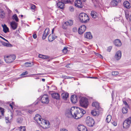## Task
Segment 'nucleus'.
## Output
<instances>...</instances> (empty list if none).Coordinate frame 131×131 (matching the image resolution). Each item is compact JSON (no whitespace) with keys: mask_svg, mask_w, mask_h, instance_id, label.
I'll use <instances>...</instances> for the list:
<instances>
[{"mask_svg":"<svg viewBox=\"0 0 131 131\" xmlns=\"http://www.w3.org/2000/svg\"><path fill=\"white\" fill-rule=\"evenodd\" d=\"M24 64L25 65H27L28 66H29L30 64L32 65H33L34 64H33V62H25V63Z\"/></svg>","mask_w":131,"mask_h":131,"instance_id":"38","label":"nucleus"},{"mask_svg":"<svg viewBox=\"0 0 131 131\" xmlns=\"http://www.w3.org/2000/svg\"><path fill=\"white\" fill-rule=\"evenodd\" d=\"M19 118L17 119V122L19 123H20L22 122V120L21 119H20V120H19Z\"/></svg>","mask_w":131,"mask_h":131,"instance_id":"53","label":"nucleus"},{"mask_svg":"<svg viewBox=\"0 0 131 131\" xmlns=\"http://www.w3.org/2000/svg\"><path fill=\"white\" fill-rule=\"evenodd\" d=\"M3 28V31L5 33H6L7 32L9 31V29L5 24L4 25H2Z\"/></svg>","mask_w":131,"mask_h":131,"instance_id":"29","label":"nucleus"},{"mask_svg":"<svg viewBox=\"0 0 131 131\" xmlns=\"http://www.w3.org/2000/svg\"><path fill=\"white\" fill-rule=\"evenodd\" d=\"M20 131H26V128L25 126H20L19 127Z\"/></svg>","mask_w":131,"mask_h":131,"instance_id":"36","label":"nucleus"},{"mask_svg":"<svg viewBox=\"0 0 131 131\" xmlns=\"http://www.w3.org/2000/svg\"><path fill=\"white\" fill-rule=\"evenodd\" d=\"M77 29L76 28H73V31L74 32H75L76 31H77Z\"/></svg>","mask_w":131,"mask_h":131,"instance_id":"56","label":"nucleus"},{"mask_svg":"<svg viewBox=\"0 0 131 131\" xmlns=\"http://www.w3.org/2000/svg\"><path fill=\"white\" fill-rule=\"evenodd\" d=\"M71 100L72 103H76L77 102V99L76 95H72L71 97Z\"/></svg>","mask_w":131,"mask_h":131,"instance_id":"18","label":"nucleus"},{"mask_svg":"<svg viewBox=\"0 0 131 131\" xmlns=\"http://www.w3.org/2000/svg\"><path fill=\"white\" fill-rule=\"evenodd\" d=\"M124 6L126 8L128 9L130 7V3L127 1L124 2L123 3Z\"/></svg>","mask_w":131,"mask_h":131,"instance_id":"27","label":"nucleus"},{"mask_svg":"<svg viewBox=\"0 0 131 131\" xmlns=\"http://www.w3.org/2000/svg\"><path fill=\"white\" fill-rule=\"evenodd\" d=\"M114 43L115 45L117 47H120L122 45V43L120 40L116 39L114 41Z\"/></svg>","mask_w":131,"mask_h":131,"instance_id":"19","label":"nucleus"},{"mask_svg":"<svg viewBox=\"0 0 131 131\" xmlns=\"http://www.w3.org/2000/svg\"><path fill=\"white\" fill-rule=\"evenodd\" d=\"M0 38H2V39H3L4 40H5V41H6L7 42H8L9 43V42L8 41V40H7L6 39H5L4 38V37H3L1 36L0 35Z\"/></svg>","mask_w":131,"mask_h":131,"instance_id":"50","label":"nucleus"},{"mask_svg":"<svg viewBox=\"0 0 131 131\" xmlns=\"http://www.w3.org/2000/svg\"><path fill=\"white\" fill-rule=\"evenodd\" d=\"M57 38V36L53 35V34H50L48 36V40L49 41H52L56 38Z\"/></svg>","mask_w":131,"mask_h":131,"instance_id":"20","label":"nucleus"},{"mask_svg":"<svg viewBox=\"0 0 131 131\" xmlns=\"http://www.w3.org/2000/svg\"><path fill=\"white\" fill-rule=\"evenodd\" d=\"M34 118L37 123L40 125H41V123L42 119L41 118V117L39 114H36Z\"/></svg>","mask_w":131,"mask_h":131,"instance_id":"11","label":"nucleus"},{"mask_svg":"<svg viewBox=\"0 0 131 131\" xmlns=\"http://www.w3.org/2000/svg\"><path fill=\"white\" fill-rule=\"evenodd\" d=\"M86 27L85 25H82L79 29L78 32L79 34L81 35L85 31L86 29Z\"/></svg>","mask_w":131,"mask_h":131,"instance_id":"14","label":"nucleus"},{"mask_svg":"<svg viewBox=\"0 0 131 131\" xmlns=\"http://www.w3.org/2000/svg\"><path fill=\"white\" fill-rule=\"evenodd\" d=\"M95 54L97 56L100 58H102V56L101 54H98V53H96Z\"/></svg>","mask_w":131,"mask_h":131,"instance_id":"47","label":"nucleus"},{"mask_svg":"<svg viewBox=\"0 0 131 131\" xmlns=\"http://www.w3.org/2000/svg\"><path fill=\"white\" fill-rule=\"evenodd\" d=\"M131 121V117H129L127 118L124 121L123 124V127L124 128L127 129L129 128Z\"/></svg>","mask_w":131,"mask_h":131,"instance_id":"7","label":"nucleus"},{"mask_svg":"<svg viewBox=\"0 0 131 131\" xmlns=\"http://www.w3.org/2000/svg\"><path fill=\"white\" fill-rule=\"evenodd\" d=\"M82 0H76L74 2L75 6L78 8H82L83 4L82 2Z\"/></svg>","mask_w":131,"mask_h":131,"instance_id":"12","label":"nucleus"},{"mask_svg":"<svg viewBox=\"0 0 131 131\" xmlns=\"http://www.w3.org/2000/svg\"><path fill=\"white\" fill-rule=\"evenodd\" d=\"M112 124L115 126H116L117 125V123L115 121L111 122Z\"/></svg>","mask_w":131,"mask_h":131,"instance_id":"49","label":"nucleus"},{"mask_svg":"<svg viewBox=\"0 0 131 131\" xmlns=\"http://www.w3.org/2000/svg\"><path fill=\"white\" fill-rule=\"evenodd\" d=\"M118 2L117 0H113L111 1L110 5L112 7H114L117 5Z\"/></svg>","mask_w":131,"mask_h":131,"instance_id":"21","label":"nucleus"},{"mask_svg":"<svg viewBox=\"0 0 131 131\" xmlns=\"http://www.w3.org/2000/svg\"><path fill=\"white\" fill-rule=\"evenodd\" d=\"M62 98L64 100H66L67 99L69 96V94L67 93H63L61 95Z\"/></svg>","mask_w":131,"mask_h":131,"instance_id":"24","label":"nucleus"},{"mask_svg":"<svg viewBox=\"0 0 131 131\" xmlns=\"http://www.w3.org/2000/svg\"><path fill=\"white\" fill-rule=\"evenodd\" d=\"M125 15L126 18L128 19L129 17V15L128 14H126V13H125Z\"/></svg>","mask_w":131,"mask_h":131,"instance_id":"51","label":"nucleus"},{"mask_svg":"<svg viewBox=\"0 0 131 131\" xmlns=\"http://www.w3.org/2000/svg\"><path fill=\"white\" fill-rule=\"evenodd\" d=\"M86 122L87 125L90 127L93 126L94 124L93 119L90 116L86 117Z\"/></svg>","mask_w":131,"mask_h":131,"instance_id":"6","label":"nucleus"},{"mask_svg":"<svg viewBox=\"0 0 131 131\" xmlns=\"http://www.w3.org/2000/svg\"><path fill=\"white\" fill-rule=\"evenodd\" d=\"M111 119V116L110 115L107 116L106 118V121L108 123L110 122Z\"/></svg>","mask_w":131,"mask_h":131,"instance_id":"33","label":"nucleus"},{"mask_svg":"<svg viewBox=\"0 0 131 131\" xmlns=\"http://www.w3.org/2000/svg\"><path fill=\"white\" fill-rule=\"evenodd\" d=\"M123 102L125 105L126 106H128L127 103L126 101H124Z\"/></svg>","mask_w":131,"mask_h":131,"instance_id":"54","label":"nucleus"},{"mask_svg":"<svg viewBox=\"0 0 131 131\" xmlns=\"http://www.w3.org/2000/svg\"><path fill=\"white\" fill-rule=\"evenodd\" d=\"M51 96L53 98L56 99L58 100L59 99V95L58 93H53L51 94Z\"/></svg>","mask_w":131,"mask_h":131,"instance_id":"23","label":"nucleus"},{"mask_svg":"<svg viewBox=\"0 0 131 131\" xmlns=\"http://www.w3.org/2000/svg\"><path fill=\"white\" fill-rule=\"evenodd\" d=\"M9 106L11 107V108H12V110L13 109V106L11 104H10L9 105Z\"/></svg>","mask_w":131,"mask_h":131,"instance_id":"58","label":"nucleus"},{"mask_svg":"<svg viewBox=\"0 0 131 131\" xmlns=\"http://www.w3.org/2000/svg\"><path fill=\"white\" fill-rule=\"evenodd\" d=\"M16 113L18 115H21V112L20 110H17L16 111Z\"/></svg>","mask_w":131,"mask_h":131,"instance_id":"43","label":"nucleus"},{"mask_svg":"<svg viewBox=\"0 0 131 131\" xmlns=\"http://www.w3.org/2000/svg\"><path fill=\"white\" fill-rule=\"evenodd\" d=\"M128 109L127 107H124L122 108V112L123 113H126L127 112Z\"/></svg>","mask_w":131,"mask_h":131,"instance_id":"35","label":"nucleus"},{"mask_svg":"<svg viewBox=\"0 0 131 131\" xmlns=\"http://www.w3.org/2000/svg\"><path fill=\"white\" fill-rule=\"evenodd\" d=\"M118 74V72L117 71H113L112 72V74L113 75H116Z\"/></svg>","mask_w":131,"mask_h":131,"instance_id":"42","label":"nucleus"},{"mask_svg":"<svg viewBox=\"0 0 131 131\" xmlns=\"http://www.w3.org/2000/svg\"><path fill=\"white\" fill-rule=\"evenodd\" d=\"M30 6L31 9H34L36 8L35 5L32 4H30Z\"/></svg>","mask_w":131,"mask_h":131,"instance_id":"39","label":"nucleus"},{"mask_svg":"<svg viewBox=\"0 0 131 131\" xmlns=\"http://www.w3.org/2000/svg\"><path fill=\"white\" fill-rule=\"evenodd\" d=\"M91 15L92 18H95L97 17L98 14L95 11H92L91 12Z\"/></svg>","mask_w":131,"mask_h":131,"instance_id":"22","label":"nucleus"},{"mask_svg":"<svg viewBox=\"0 0 131 131\" xmlns=\"http://www.w3.org/2000/svg\"><path fill=\"white\" fill-rule=\"evenodd\" d=\"M3 61L0 59V65H3Z\"/></svg>","mask_w":131,"mask_h":131,"instance_id":"55","label":"nucleus"},{"mask_svg":"<svg viewBox=\"0 0 131 131\" xmlns=\"http://www.w3.org/2000/svg\"><path fill=\"white\" fill-rule=\"evenodd\" d=\"M15 58V55H12L7 56L5 59V60L6 63H9L12 62Z\"/></svg>","mask_w":131,"mask_h":131,"instance_id":"5","label":"nucleus"},{"mask_svg":"<svg viewBox=\"0 0 131 131\" xmlns=\"http://www.w3.org/2000/svg\"><path fill=\"white\" fill-rule=\"evenodd\" d=\"M5 17V13L4 11H2L0 12V17L4 18Z\"/></svg>","mask_w":131,"mask_h":131,"instance_id":"34","label":"nucleus"},{"mask_svg":"<svg viewBox=\"0 0 131 131\" xmlns=\"http://www.w3.org/2000/svg\"><path fill=\"white\" fill-rule=\"evenodd\" d=\"M73 21L72 20H69L68 21L64 22L62 25V28L65 29H67L68 26H71L73 25Z\"/></svg>","mask_w":131,"mask_h":131,"instance_id":"8","label":"nucleus"},{"mask_svg":"<svg viewBox=\"0 0 131 131\" xmlns=\"http://www.w3.org/2000/svg\"><path fill=\"white\" fill-rule=\"evenodd\" d=\"M28 73V72L27 71H26L24 72L23 73L21 74H20L21 76H23L27 74Z\"/></svg>","mask_w":131,"mask_h":131,"instance_id":"45","label":"nucleus"},{"mask_svg":"<svg viewBox=\"0 0 131 131\" xmlns=\"http://www.w3.org/2000/svg\"><path fill=\"white\" fill-rule=\"evenodd\" d=\"M112 48V46H109L107 48V51L108 52H110Z\"/></svg>","mask_w":131,"mask_h":131,"instance_id":"44","label":"nucleus"},{"mask_svg":"<svg viewBox=\"0 0 131 131\" xmlns=\"http://www.w3.org/2000/svg\"><path fill=\"white\" fill-rule=\"evenodd\" d=\"M54 28H53L52 30V34H53V32H54Z\"/></svg>","mask_w":131,"mask_h":131,"instance_id":"59","label":"nucleus"},{"mask_svg":"<svg viewBox=\"0 0 131 131\" xmlns=\"http://www.w3.org/2000/svg\"><path fill=\"white\" fill-rule=\"evenodd\" d=\"M9 117H5L6 122L7 123H10L11 122L10 120H9Z\"/></svg>","mask_w":131,"mask_h":131,"instance_id":"41","label":"nucleus"},{"mask_svg":"<svg viewBox=\"0 0 131 131\" xmlns=\"http://www.w3.org/2000/svg\"><path fill=\"white\" fill-rule=\"evenodd\" d=\"M68 3H72L70 0L64 1L62 0L61 2H58L57 4L58 7L61 9H63L64 7V4Z\"/></svg>","mask_w":131,"mask_h":131,"instance_id":"4","label":"nucleus"},{"mask_svg":"<svg viewBox=\"0 0 131 131\" xmlns=\"http://www.w3.org/2000/svg\"><path fill=\"white\" fill-rule=\"evenodd\" d=\"M92 105L93 106L95 107L97 110H99L100 109L99 103L97 102H94L92 103Z\"/></svg>","mask_w":131,"mask_h":131,"instance_id":"16","label":"nucleus"},{"mask_svg":"<svg viewBox=\"0 0 131 131\" xmlns=\"http://www.w3.org/2000/svg\"><path fill=\"white\" fill-rule=\"evenodd\" d=\"M79 19L81 22L86 23L89 19L88 15L84 13H81L80 14Z\"/></svg>","mask_w":131,"mask_h":131,"instance_id":"2","label":"nucleus"},{"mask_svg":"<svg viewBox=\"0 0 131 131\" xmlns=\"http://www.w3.org/2000/svg\"><path fill=\"white\" fill-rule=\"evenodd\" d=\"M129 19L130 21L131 22V14L130 15L129 17Z\"/></svg>","mask_w":131,"mask_h":131,"instance_id":"61","label":"nucleus"},{"mask_svg":"<svg viewBox=\"0 0 131 131\" xmlns=\"http://www.w3.org/2000/svg\"><path fill=\"white\" fill-rule=\"evenodd\" d=\"M60 131H68L67 130L65 129H62L60 130Z\"/></svg>","mask_w":131,"mask_h":131,"instance_id":"57","label":"nucleus"},{"mask_svg":"<svg viewBox=\"0 0 131 131\" xmlns=\"http://www.w3.org/2000/svg\"><path fill=\"white\" fill-rule=\"evenodd\" d=\"M68 50L66 47H65L62 50V51L64 53H66L67 52Z\"/></svg>","mask_w":131,"mask_h":131,"instance_id":"40","label":"nucleus"},{"mask_svg":"<svg viewBox=\"0 0 131 131\" xmlns=\"http://www.w3.org/2000/svg\"><path fill=\"white\" fill-rule=\"evenodd\" d=\"M12 18L13 19L15 20L16 22H18L19 21L18 18L16 14H14Z\"/></svg>","mask_w":131,"mask_h":131,"instance_id":"32","label":"nucleus"},{"mask_svg":"<svg viewBox=\"0 0 131 131\" xmlns=\"http://www.w3.org/2000/svg\"><path fill=\"white\" fill-rule=\"evenodd\" d=\"M37 35L36 34H34L33 35V37L34 39H36L37 38Z\"/></svg>","mask_w":131,"mask_h":131,"instance_id":"52","label":"nucleus"},{"mask_svg":"<svg viewBox=\"0 0 131 131\" xmlns=\"http://www.w3.org/2000/svg\"><path fill=\"white\" fill-rule=\"evenodd\" d=\"M64 78L65 79H71L73 78L72 77H70L67 76H65V77H64Z\"/></svg>","mask_w":131,"mask_h":131,"instance_id":"48","label":"nucleus"},{"mask_svg":"<svg viewBox=\"0 0 131 131\" xmlns=\"http://www.w3.org/2000/svg\"><path fill=\"white\" fill-rule=\"evenodd\" d=\"M28 112L29 113L31 114V113H32V111H31V110H29L28 111Z\"/></svg>","mask_w":131,"mask_h":131,"instance_id":"60","label":"nucleus"},{"mask_svg":"<svg viewBox=\"0 0 131 131\" xmlns=\"http://www.w3.org/2000/svg\"><path fill=\"white\" fill-rule=\"evenodd\" d=\"M10 25L12 28L13 30H15L17 27L18 24L15 21H13L10 23Z\"/></svg>","mask_w":131,"mask_h":131,"instance_id":"17","label":"nucleus"},{"mask_svg":"<svg viewBox=\"0 0 131 131\" xmlns=\"http://www.w3.org/2000/svg\"><path fill=\"white\" fill-rule=\"evenodd\" d=\"M49 30H47V33L46 34H47V35H48V34H49Z\"/></svg>","mask_w":131,"mask_h":131,"instance_id":"63","label":"nucleus"},{"mask_svg":"<svg viewBox=\"0 0 131 131\" xmlns=\"http://www.w3.org/2000/svg\"><path fill=\"white\" fill-rule=\"evenodd\" d=\"M78 128L79 131H88L86 128L82 125H79Z\"/></svg>","mask_w":131,"mask_h":131,"instance_id":"15","label":"nucleus"},{"mask_svg":"<svg viewBox=\"0 0 131 131\" xmlns=\"http://www.w3.org/2000/svg\"><path fill=\"white\" fill-rule=\"evenodd\" d=\"M36 74H31L29 75V76H28V77H31L32 76V75H35Z\"/></svg>","mask_w":131,"mask_h":131,"instance_id":"62","label":"nucleus"},{"mask_svg":"<svg viewBox=\"0 0 131 131\" xmlns=\"http://www.w3.org/2000/svg\"><path fill=\"white\" fill-rule=\"evenodd\" d=\"M13 116V114H11V118H10V119H11L12 118Z\"/></svg>","mask_w":131,"mask_h":131,"instance_id":"64","label":"nucleus"},{"mask_svg":"<svg viewBox=\"0 0 131 131\" xmlns=\"http://www.w3.org/2000/svg\"><path fill=\"white\" fill-rule=\"evenodd\" d=\"M1 42L2 44L4 46L7 47H12V45L9 43V42L8 43H6L3 41H1Z\"/></svg>","mask_w":131,"mask_h":131,"instance_id":"28","label":"nucleus"},{"mask_svg":"<svg viewBox=\"0 0 131 131\" xmlns=\"http://www.w3.org/2000/svg\"><path fill=\"white\" fill-rule=\"evenodd\" d=\"M41 123V126H43L45 128H48L49 127L50 124L48 121L42 119Z\"/></svg>","mask_w":131,"mask_h":131,"instance_id":"10","label":"nucleus"},{"mask_svg":"<svg viewBox=\"0 0 131 131\" xmlns=\"http://www.w3.org/2000/svg\"><path fill=\"white\" fill-rule=\"evenodd\" d=\"M91 114L93 116H98L99 114V112L96 110H93L92 111Z\"/></svg>","mask_w":131,"mask_h":131,"instance_id":"26","label":"nucleus"},{"mask_svg":"<svg viewBox=\"0 0 131 131\" xmlns=\"http://www.w3.org/2000/svg\"><path fill=\"white\" fill-rule=\"evenodd\" d=\"M121 52L120 50H118L116 53L114 58L116 60H118L121 59Z\"/></svg>","mask_w":131,"mask_h":131,"instance_id":"13","label":"nucleus"},{"mask_svg":"<svg viewBox=\"0 0 131 131\" xmlns=\"http://www.w3.org/2000/svg\"><path fill=\"white\" fill-rule=\"evenodd\" d=\"M85 37L87 39H90L92 38V36L91 35L90 32H87L85 34Z\"/></svg>","mask_w":131,"mask_h":131,"instance_id":"25","label":"nucleus"},{"mask_svg":"<svg viewBox=\"0 0 131 131\" xmlns=\"http://www.w3.org/2000/svg\"><path fill=\"white\" fill-rule=\"evenodd\" d=\"M85 113V111L83 109L73 106L67 111L66 115L69 117H72L77 119L81 117Z\"/></svg>","mask_w":131,"mask_h":131,"instance_id":"1","label":"nucleus"},{"mask_svg":"<svg viewBox=\"0 0 131 131\" xmlns=\"http://www.w3.org/2000/svg\"><path fill=\"white\" fill-rule=\"evenodd\" d=\"M4 110L3 108L0 107V114H1L2 116H3L4 115Z\"/></svg>","mask_w":131,"mask_h":131,"instance_id":"37","label":"nucleus"},{"mask_svg":"<svg viewBox=\"0 0 131 131\" xmlns=\"http://www.w3.org/2000/svg\"><path fill=\"white\" fill-rule=\"evenodd\" d=\"M38 56L39 58L43 59H47L49 57V56H48L43 55L41 54H39Z\"/></svg>","mask_w":131,"mask_h":131,"instance_id":"30","label":"nucleus"},{"mask_svg":"<svg viewBox=\"0 0 131 131\" xmlns=\"http://www.w3.org/2000/svg\"><path fill=\"white\" fill-rule=\"evenodd\" d=\"M69 10L71 12H73L74 10V8L72 6H70L69 8Z\"/></svg>","mask_w":131,"mask_h":131,"instance_id":"46","label":"nucleus"},{"mask_svg":"<svg viewBox=\"0 0 131 131\" xmlns=\"http://www.w3.org/2000/svg\"><path fill=\"white\" fill-rule=\"evenodd\" d=\"M49 96L47 94L43 95L41 98V101L42 103L47 104L49 103Z\"/></svg>","mask_w":131,"mask_h":131,"instance_id":"9","label":"nucleus"},{"mask_svg":"<svg viewBox=\"0 0 131 131\" xmlns=\"http://www.w3.org/2000/svg\"><path fill=\"white\" fill-rule=\"evenodd\" d=\"M49 28H47L44 31L42 37V39L43 40L45 39L47 36V34H46V32L47 30H49Z\"/></svg>","mask_w":131,"mask_h":131,"instance_id":"31","label":"nucleus"},{"mask_svg":"<svg viewBox=\"0 0 131 131\" xmlns=\"http://www.w3.org/2000/svg\"><path fill=\"white\" fill-rule=\"evenodd\" d=\"M80 103L81 106L85 108H87L89 104L88 99L84 97H82L81 99Z\"/></svg>","mask_w":131,"mask_h":131,"instance_id":"3","label":"nucleus"}]
</instances>
